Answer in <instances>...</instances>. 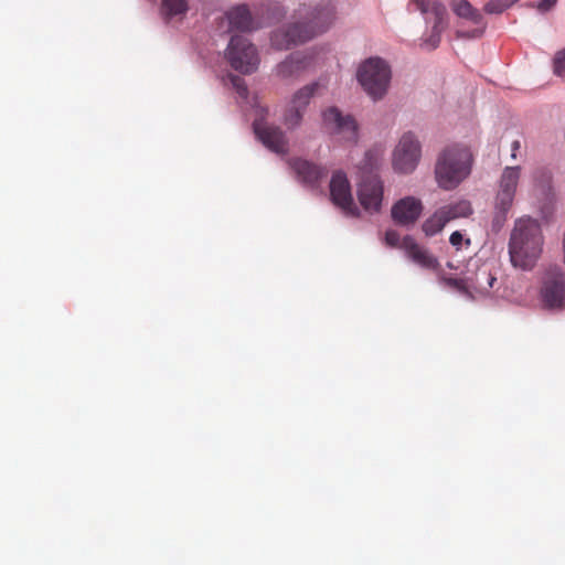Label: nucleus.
<instances>
[{
	"mask_svg": "<svg viewBox=\"0 0 565 565\" xmlns=\"http://www.w3.org/2000/svg\"><path fill=\"white\" fill-rule=\"evenodd\" d=\"M473 153L465 142H450L444 146L435 161L434 177L437 185L451 191L458 188L470 174Z\"/></svg>",
	"mask_w": 565,
	"mask_h": 565,
	"instance_id": "f257e3e1",
	"label": "nucleus"
},
{
	"mask_svg": "<svg viewBox=\"0 0 565 565\" xmlns=\"http://www.w3.org/2000/svg\"><path fill=\"white\" fill-rule=\"evenodd\" d=\"M544 237L541 225L531 217L519 218L511 232L509 254L514 267L530 270L543 252Z\"/></svg>",
	"mask_w": 565,
	"mask_h": 565,
	"instance_id": "f03ea898",
	"label": "nucleus"
},
{
	"mask_svg": "<svg viewBox=\"0 0 565 565\" xmlns=\"http://www.w3.org/2000/svg\"><path fill=\"white\" fill-rule=\"evenodd\" d=\"M355 76L366 96L373 102H380L391 89L393 70L387 60L371 56L359 64Z\"/></svg>",
	"mask_w": 565,
	"mask_h": 565,
	"instance_id": "7ed1b4c3",
	"label": "nucleus"
},
{
	"mask_svg": "<svg viewBox=\"0 0 565 565\" xmlns=\"http://www.w3.org/2000/svg\"><path fill=\"white\" fill-rule=\"evenodd\" d=\"M299 19L310 40L327 32L338 18L333 0H315L300 3L291 14Z\"/></svg>",
	"mask_w": 565,
	"mask_h": 565,
	"instance_id": "20e7f679",
	"label": "nucleus"
},
{
	"mask_svg": "<svg viewBox=\"0 0 565 565\" xmlns=\"http://www.w3.org/2000/svg\"><path fill=\"white\" fill-rule=\"evenodd\" d=\"M321 126L332 137L343 143L355 146L360 141V126L353 115L337 106L321 110Z\"/></svg>",
	"mask_w": 565,
	"mask_h": 565,
	"instance_id": "39448f33",
	"label": "nucleus"
},
{
	"mask_svg": "<svg viewBox=\"0 0 565 565\" xmlns=\"http://www.w3.org/2000/svg\"><path fill=\"white\" fill-rule=\"evenodd\" d=\"M422 157L423 146L419 137L413 131H405L392 150L391 164L394 172L407 175L417 169Z\"/></svg>",
	"mask_w": 565,
	"mask_h": 565,
	"instance_id": "423d86ee",
	"label": "nucleus"
},
{
	"mask_svg": "<svg viewBox=\"0 0 565 565\" xmlns=\"http://www.w3.org/2000/svg\"><path fill=\"white\" fill-rule=\"evenodd\" d=\"M521 172L519 166L505 167L502 170L494 198L493 227L500 228L505 222L516 194Z\"/></svg>",
	"mask_w": 565,
	"mask_h": 565,
	"instance_id": "0eeeda50",
	"label": "nucleus"
},
{
	"mask_svg": "<svg viewBox=\"0 0 565 565\" xmlns=\"http://www.w3.org/2000/svg\"><path fill=\"white\" fill-rule=\"evenodd\" d=\"M412 2L424 14L429 30L428 35L423 39L422 45L428 50L436 49L440 42L441 33L448 26V12L445 4L437 0H412Z\"/></svg>",
	"mask_w": 565,
	"mask_h": 565,
	"instance_id": "6e6552de",
	"label": "nucleus"
},
{
	"mask_svg": "<svg viewBox=\"0 0 565 565\" xmlns=\"http://www.w3.org/2000/svg\"><path fill=\"white\" fill-rule=\"evenodd\" d=\"M450 9L457 18L456 35L460 39H478L487 28L482 13L468 0H451Z\"/></svg>",
	"mask_w": 565,
	"mask_h": 565,
	"instance_id": "1a4fd4ad",
	"label": "nucleus"
},
{
	"mask_svg": "<svg viewBox=\"0 0 565 565\" xmlns=\"http://www.w3.org/2000/svg\"><path fill=\"white\" fill-rule=\"evenodd\" d=\"M225 58L235 71L242 74L254 73L260 63L257 47L243 35L231 38L225 50Z\"/></svg>",
	"mask_w": 565,
	"mask_h": 565,
	"instance_id": "9d476101",
	"label": "nucleus"
},
{
	"mask_svg": "<svg viewBox=\"0 0 565 565\" xmlns=\"http://www.w3.org/2000/svg\"><path fill=\"white\" fill-rule=\"evenodd\" d=\"M540 302L548 310L565 308V274L561 269L547 270L540 288Z\"/></svg>",
	"mask_w": 565,
	"mask_h": 565,
	"instance_id": "9b49d317",
	"label": "nucleus"
},
{
	"mask_svg": "<svg viewBox=\"0 0 565 565\" xmlns=\"http://www.w3.org/2000/svg\"><path fill=\"white\" fill-rule=\"evenodd\" d=\"M385 243L391 247L404 249L407 257L423 268L434 269L438 265L437 259L426 248L419 246L411 236H405L401 239L396 231L388 230L385 233Z\"/></svg>",
	"mask_w": 565,
	"mask_h": 565,
	"instance_id": "f8f14e48",
	"label": "nucleus"
},
{
	"mask_svg": "<svg viewBox=\"0 0 565 565\" xmlns=\"http://www.w3.org/2000/svg\"><path fill=\"white\" fill-rule=\"evenodd\" d=\"M331 202L347 216H359L360 210L354 203L351 184L343 171H335L330 180Z\"/></svg>",
	"mask_w": 565,
	"mask_h": 565,
	"instance_id": "ddd939ff",
	"label": "nucleus"
},
{
	"mask_svg": "<svg viewBox=\"0 0 565 565\" xmlns=\"http://www.w3.org/2000/svg\"><path fill=\"white\" fill-rule=\"evenodd\" d=\"M497 277L492 274L491 269L487 265H482L471 277H467L463 280L448 278L445 282L458 290L465 291L471 298L478 296H487L491 288H493Z\"/></svg>",
	"mask_w": 565,
	"mask_h": 565,
	"instance_id": "4468645a",
	"label": "nucleus"
},
{
	"mask_svg": "<svg viewBox=\"0 0 565 565\" xmlns=\"http://www.w3.org/2000/svg\"><path fill=\"white\" fill-rule=\"evenodd\" d=\"M310 41L299 19H292L274 31L269 36L271 49L276 51H287L294 46Z\"/></svg>",
	"mask_w": 565,
	"mask_h": 565,
	"instance_id": "2eb2a0df",
	"label": "nucleus"
},
{
	"mask_svg": "<svg viewBox=\"0 0 565 565\" xmlns=\"http://www.w3.org/2000/svg\"><path fill=\"white\" fill-rule=\"evenodd\" d=\"M317 53L318 47L290 53L274 67L275 76L282 81L297 78L311 65Z\"/></svg>",
	"mask_w": 565,
	"mask_h": 565,
	"instance_id": "dca6fc26",
	"label": "nucleus"
},
{
	"mask_svg": "<svg viewBox=\"0 0 565 565\" xmlns=\"http://www.w3.org/2000/svg\"><path fill=\"white\" fill-rule=\"evenodd\" d=\"M358 199L365 212L373 214L381 211L384 186L377 174L362 177L358 183Z\"/></svg>",
	"mask_w": 565,
	"mask_h": 565,
	"instance_id": "f3484780",
	"label": "nucleus"
},
{
	"mask_svg": "<svg viewBox=\"0 0 565 565\" xmlns=\"http://www.w3.org/2000/svg\"><path fill=\"white\" fill-rule=\"evenodd\" d=\"M254 131L267 149L278 154L287 153L288 138L280 127L259 120L254 122Z\"/></svg>",
	"mask_w": 565,
	"mask_h": 565,
	"instance_id": "a211bd4d",
	"label": "nucleus"
},
{
	"mask_svg": "<svg viewBox=\"0 0 565 565\" xmlns=\"http://www.w3.org/2000/svg\"><path fill=\"white\" fill-rule=\"evenodd\" d=\"M423 212V203L414 196H405L392 206V218L395 223L409 226L413 225Z\"/></svg>",
	"mask_w": 565,
	"mask_h": 565,
	"instance_id": "6ab92c4d",
	"label": "nucleus"
},
{
	"mask_svg": "<svg viewBox=\"0 0 565 565\" xmlns=\"http://www.w3.org/2000/svg\"><path fill=\"white\" fill-rule=\"evenodd\" d=\"M225 20L230 30L253 31L258 26L246 4H238L225 13Z\"/></svg>",
	"mask_w": 565,
	"mask_h": 565,
	"instance_id": "aec40b11",
	"label": "nucleus"
},
{
	"mask_svg": "<svg viewBox=\"0 0 565 565\" xmlns=\"http://www.w3.org/2000/svg\"><path fill=\"white\" fill-rule=\"evenodd\" d=\"M326 88L327 84L321 79L307 84L294 93L288 104L306 113L311 98Z\"/></svg>",
	"mask_w": 565,
	"mask_h": 565,
	"instance_id": "412c9836",
	"label": "nucleus"
},
{
	"mask_svg": "<svg viewBox=\"0 0 565 565\" xmlns=\"http://www.w3.org/2000/svg\"><path fill=\"white\" fill-rule=\"evenodd\" d=\"M291 167L297 178L306 184H313L322 174V170L319 167L302 159L294 160Z\"/></svg>",
	"mask_w": 565,
	"mask_h": 565,
	"instance_id": "4be33fe9",
	"label": "nucleus"
},
{
	"mask_svg": "<svg viewBox=\"0 0 565 565\" xmlns=\"http://www.w3.org/2000/svg\"><path fill=\"white\" fill-rule=\"evenodd\" d=\"M439 209L448 223L457 218L468 217L473 213L470 201L465 199L450 202L440 206Z\"/></svg>",
	"mask_w": 565,
	"mask_h": 565,
	"instance_id": "5701e85b",
	"label": "nucleus"
},
{
	"mask_svg": "<svg viewBox=\"0 0 565 565\" xmlns=\"http://www.w3.org/2000/svg\"><path fill=\"white\" fill-rule=\"evenodd\" d=\"M385 154V149L382 145H375L370 148L365 154L363 160L361 161V166L359 167L365 175L374 174L373 171L379 169L383 162Z\"/></svg>",
	"mask_w": 565,
	"mask_h": 565,
	"instance_id": "b1692460",
	"label": "nucleus"
},
{
	"mask_svg": "<svg viewBox=\"0 0 565 565\" xmlns=\"http://www.w3.org/2000/svg\"><path fill=\"white\" fill-rule=\"evenodd\" d=\"M160 10L166 20H181L189 10V2L188 0H162Z\"/></svg>",
	"mask_w": 565,
	"mask_h": 565,
	"instance_id": "393cba45",
	"label": "nucleus"
},
{
	"mask_svg": "<svg viewBox=\"0 0 565 565\" xmlns=\"http://www.w3.org/2000/svg\"><path fill=\"white\" fill-rule=\"evenodd\" d=\"M448 224L440 209H437L422 225V230L426 236H434L440 233Z\"/></svg>",
	"mask_w": 565,
	"mask_h": 565,
	"instance_id": "a878e982",
	"label": "nucleus"
},
{
	"mask_svg": "<svg viewBox=\"0 0 565 565\" xmlns=\"http://www.w3.org/2000/svg\"><path fill=\"white\" fill-rule=\"evenodd\" d=\"M305 114V111L288 104L282 115V122L287 129L295 130L301 126Z\"/></svg>",
	"mask_w": 565,
	"mask_h": 565,
	"instance_id": "bb28decb",
	"label": "nucleus"
},
{
	"mask_svg": "<svg viewBox=\"0 0 565 565\" xmlns=\"http://www.w3.org/2000/svg\"><path fill=\"white\" fill-rule=\"evenodd\" d=\"M553 72L565 79V47L555 52L553 56Z\"/></svg>",
	"mask_w": 565,
	"mask_h": 565,
	"instance_id": "cd10ccee",
	"label": "nucleus"
},
{
	"mask_svg": "<svg viewBox=\"0 0 565 565\" xmlns=\"http://www.w3.org/2000/svg\"><path fill=\"white\" fill-rule=\"evenodd\" d=\"M228 79H230V83H231L232 87L237 93V95L241 98L245 99L247 97L248 90H247V86H246L244 79L238 77V76H236V75H230Z\"/></svg>",
	"mask_w": 565,
	"mask_h": 565,
	"instance_id": "c85d7f7f",
	"label": "nucleus"
},
{
	"mask_svg": "<svg viewBox=\"0 0 565 565\" xmlns=\"http://www.w3.org/2000/svg\"><path fill=\"white\" fill-rule=\"evenodd\" d=\"M483 10L486 13H489V14H500L503 11H505L507 8L502 0H489L484 4Z\"/></svg>",
	"mask_w": 565,
	"mask_h": 565,
	"instance_id": "c756f323",
	"label": "nucleus"
},
{
	"mask_svg": "<svg viewBox=\"0 0 565 565\" xmlns=\"http://www.w3.org/2000/svg\"><path fill=\"white\" fill-rule=\"evenodd\" d=\"M449 242L457 249H459L461 247L463 242H466L467 245L470 244V239L469 238L465 239L463 235L459 231H455L451 233V235L449 237Z\"/></svg>",
	"mask_w": 565,
	"mask_h": 565,
	"instance_id": "7c9ffc66",
	"label": "nucleus"
},
{
	"mask_svg": "<svg viewBox=\"0 0 565 565\" xmlns=\"http://www.w3.org/2000/svg\"><path fill=\"white\" fill-rule=\"evenodd\" d=\"M557 3V0H541L537 4H536V9L542 12V13H545V12H548L550 10H552Z\"/></svg>",
	"mask_w": 565,
	"mask_h": 565,
	"instance_id": "2f4dec72",
	"label": "nucleus"
},
{
	"mask_svg": "<svg viewBox=\"0 0 565 565\" xmlns=\"http://www.w3.org/2000/svg\"><path fill=\"white\" fill-rule=\"evenodd\" d=\"M520 147H521L520 141L514 140V141L512 142V145H511V148H512V149H511V150H512V152H511V158H512V159H516V152L519 151Z\"/></svg>",
	"mask_w": 565,
	"mask_h": 565,
	"instance_id": "473e14b6",
	"label": "nucleus"
},
{
	"mask_svg": "<svg viewBox=\"0 0 565 565\" xmlns=\"http://www.w3.org/2000/svg\"><path fill=\"white\" fill-rule=\"evenodd\" d=\"M505 8L509 9L510 7H512L514 3H516L519 0H502Z\"/></svg>",
	"mask_w": 565,
	"mask_h": 565,
	"instance_id": "72a5a7b5",
	"label": "nucleus"
}]
</instances>
